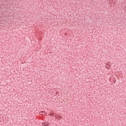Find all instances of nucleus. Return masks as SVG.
<instances>
[{
  "instance_id": "f03ea898",
  "label": "nucleus",
  "mask_w": 126,
  "mask_h": 126,
  "mask_svg": "<svg viewBox=\"0 0 126 126\" xmlns=\"http://www.w3.org/2000/svg\"><path fill=\"white\" fill-rule=\"evenodd\" d=\"M39 115H41V116H46L47 113L45 111H41L39 112Z\"/></svg>"
},
{
  "instance_id": "f257e3e1",
  "label": "nucleus",
  "mask_w": 126,
  "mask_h": 126,
  "mask_svg": "<svg viewBox=\"0 0 126 126\" xmlns=\"http://www.w3.org/2000/svg\"><path fill=\"white\" fill-rule=\"evenodd\" d=\"M105 67H106V68H107V69H110V68H111V65H110V63H107L106 64Z\"/></svg>"
},
{
  "instance_id": "7ed1b4c3",
  "label": "nucleus",
  "mask_w": 126,
  "mask_h": 126,
  "mask_svg": "<svg viewBox=\"0 0 126 126\" xmlns=\"http://www.w3.org/2000/svg\"><path fill=\"white\" fill-rule=\"evenodd\" d=\"M43 126H49V125H48V124H46V123H44L43 124Z\"/></svg>"
},
{
  "instance_id": "20e7f679",
  "label": "nucleus",
  "mask_w": 126,
  "mask_h": 126,
  "mask_svg": "<svg viewBox=\"0 0 126 126\" xmlns=\"http://www.w3.org/2000/svg\"><path fill=\"white\" fill-rule=\"evenodd\" d=\"M61 118V116H56V118L58 119V118Z\"/></svg>"
}]
</instances>
